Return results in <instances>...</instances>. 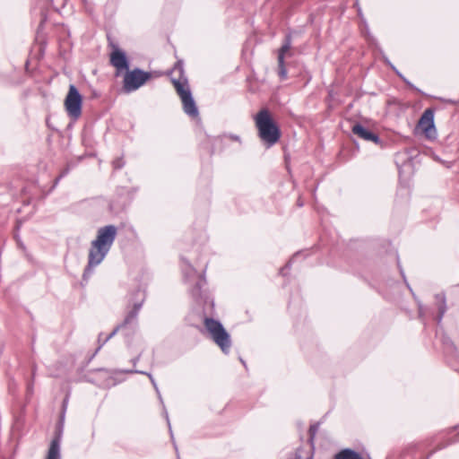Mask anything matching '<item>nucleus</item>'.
Returning <instances> with one entry per match:
<instances>
[{
  "label": "nucleus",
  "instance_id": "f257e3e1",
  "mask_svg": "<svg viewBox=\"0 0 459 459\" xmlns=\"http://www.w3.org/2000/svg\"><path fill=\"white\" fill-rule=\"evenodd\" d=\"M116 234L117 230L112 225L100 228L98 230L97 238L92 241L89 253L90 266L97 265L102 262L115 240Z\"/></svg>",
  "mask_w": 459,
  "mask_h": 459
},
{
  "label": "nucleus",
  "instance_id": "f03ea898",
  "mask_svg": "<svg viewBox=\"0 0 459 459\" xmlns=\"http://www.w3.org/2000/svg\"><path fill=\"white\" fill-rule=\"evenodd\" d=\"M260 139L269 146L276 143L281 136L279 127L268 109H261L254 117Z\"/></svg>",
  "mask_w": 459,
  "mask_h": 459
},
{
  "label": "nucleus",
  "instance_id": "7ed1b4c3",
  "mask_svg": "<svg viewBox=\"0 0 459 459\" xmlns=\"http://www.w3.org/2000/svg\"><path fill=\"white\" fill-rule=\"evenodd\" d=\"M204 325L215 343L219 345L223 351L229 350L230 346V335L225 331L222 325L214 319L206 318Z\"/></svg>",
  "mask_w": 459,
  "mask_h": 459
},
{
  "label": "nucleus",
  "instance_id": "20e7f679",
  "mask_svg": "<svg viewBox=\"0 0 459 459\" xmlns=\"http://www.w3.org/2000/svg\"><path fill=\"white\" fill-rule=\"evenodd\" d=\"M174 87L180 97L184 111L192 117H198V109L192 97L191 91L186 83L179 81H173Z\"/></svg>",
  "mask_w": 459,
  "mask_h": 459
},
{
  "label": "nucleus",
  "instance_id": "39448f33",
  "mask_svg": "<svg viewBox=\"0 0 459 459\" xmlns=\"http://www.w3.org/2000/svg\"><path fill=\"white\" fill-rule=\"evenodd\" d=\"M417 133H420L429 140H435L437 133L434 123V112L431 109H426L420 117L417 127Z\"/></svg>",
  "mask_w": 459,
  "mask_h": 459
},
{
  "label": "nucleus",
  "instance_id": "423d86ee",
  "mask_svg": "<svg viewBox=\"0 0 459 459\" xmlns=\"http://www.w3.org/2000/svg\"><path fill=\"white\" fill-rule=\"evenodd\" d=\"M82 98L76 87L73 84L69 86L68 93L65 100V107L70 117L77 118L82 112Z\"/></svg>",
  "mask_w": 459,
  "mask_h": 459
},
{
  "label": "nucleus",
  "instance_id": "0eeeda50",
  "mask_svg": "<svg viewBox=\"0 0 459 459\" xmlns=\"http://www.w3.org/2000/svg\"><path fill=\"white\" fill-rule=\"evenodd\" d=\"M151 77L149 73L134 69L126 74L124 78V88L126 91L137 90Z\"/></svg>",
  "mask_w": 459,
  "mask_h": 459
},
{
  "label": "nucleus",
  "instance_id": "6e6552de",
  "mask_svg": "<svg viewBox=\"0 0 459 459\" xmlns=\"http://www.w3.org/2000/svg\"><path fill=\"white\" fill-rule=\"evenodd\" d=\"M110 62L118 71H122L128 68L127 60L126 55L118 50H114L110 55Z\"/></svg>",
  "mask_w": 459,
  "mask_h": 459
},
{
  "label": "nucleus",
  "instance_id": "1a4fd4ad",
  "mask_svg": "<svg viewBox=\"0 0 459 459\" xmlns=\"http://www.w3.org/2000/svg\"><path fill=\"white\" fill-rule=\"evenodd\" d=\"M290 43L287 41L279 50L278 54V65H279V75L281 79H286L287 70L284 66V57L287 53L290 52Z\"/></svg>",
  "mask_w": 459,
  "mask_h": 459
},
{
  "label": "nucleus",
  "instance_id": "9d476101",
  "mask_svg": "<svg viewBox=\"0 0 459 459\" xmlns=\"http://www.w3.org/2000/svg\"><path fill=\"white\" fill-rule=\"evenodd\" d=\"M352 132L354 134L358 135L363 140L371 141L376 143L379 142V138L377 134H373L372 132H370L369 130H368L367 128L360 125H355L352 127Z\"/></svg>",
  "mask_w": 459,
  "mask_h": 459
},
{
  "label": "nucleus",
  "instance_id": "9b49d317",
  "mask_svg": "<svg viewBox=\"0 0 459 459\" xmlns=\"http://www.w3.org/2000/svg\"><path fill=\"white\" fill-rule=\"evenodd\" d=\"M334 459H363L359 454L351 449H343L335 455Z\"/></svg>",
  "mask_w": 459,
  "mask_h": 459
},
{
  "label": "nucleus",
  "instance_id": "f8f14e48",
  "mask_svg": "<svg viewBox=\"0 0 459 459\" xmlns=\"http://www.w3.org/2000/svg\"><path fill=\"white\" fill-rule=\"evenodd\" d=\"M47 459H59V442L57 439L51 442Z\"/></svg>",
  "mask_w": 459,
  "mask_h": 459
},
{
  "label": "nucleus",
  "instance_id": "ddd939ff",
  "mask_svg": "<svg viewBox=\"0 0 459 459\" xmlns=\"http://www.w3.org/2000/svg\"><path fill=\"white\" fill-rule=\"evenodd\" d=\"M296 459H300V457H297ZM308 459H312L311 457H309Z\"/></svg>",
  "mask_w": 459,
  "mask_h": 459
}]
</instances>
